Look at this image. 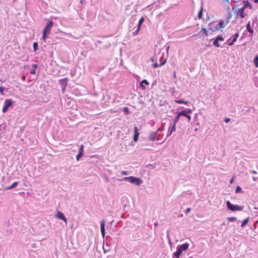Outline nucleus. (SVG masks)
Returning <instances> with one entry per match:
<instances>
[{"label":"nucleus","mask_w":258,"mask_h":258,"mask_svg":"<svg viewBox=\"0 0 258 258\" xmlns=\"http://www.w3.org/2000/svg\"><path fill=\"white\" fill-rule=\"evenodd\" d=\"M151 61H154V58H152L151 59Z\"/></svg>","instance_id":"obj_54"},{"label":"nucleus","mask_w":258,"mask_h":258,"mask_svg":"<svg viewBox=\"0 0 258 258\" xmlns=\"http://www.w3.org/2000/svg\"><path fill=\"white\" fill-rule=\"evenodd\" d=\"M181 115H179V112L177 113V115L175 117L174 119L173 120L174 124L176 125V124L178 122V121L179 120L180 116Z\"/></svg>","instance_id":"obj_24"},{"label":"nucleus","mask_w":258,"mask_h":258,"mask_svg":"<svg viewBox=\"0 0 258 258\" xmlns=\"http://www.w3.org/2000/svg\"><path fill=\"white\" fill-rule=\"evenodd\" d=\"M179 115L184 116L186 117L188 119L189 121L191 120V116L189 115V114H187L184 110H182L180 111Z\"/></svg>","instance_id":"obj_18"},{"label":"nucleus","mask_w":258,"mask_h":258,"mask_svg":"<svg viewBox=\"0 0 258 258\" xmlns=\"http://www.w3.org/2000/svg\"><path fill=\"white\" fill-rule=\"evenodd\" d=\"M257 26H258V23H257Z\"/></svg>","instance_id":"obj_57"},{"label":"nucleus","mask_w":258,"mask_h":258,"mask_svg":"<svg viewBox=\"0 0 258 258\" xmlns=\"http://www.w3.org/2000/svg\"><path fill=\"white\" fill-rule=\"evenodd\" d=\"M5 87H3V86H1L0 87V93L2 95H4V91L5 90Z\"/></svg>","instance_id":"obj_36"},{"label":"nucleus","mask_w":258,"mask_h":258,"mask_svg":"<svg viewBox=\"0 0 258 258\" xmlns=\"http://www.w3.org/2000/svg\"><path fill=\"white\" fill-rule=\"evenodd\" d=\"M32 67H33V69H35V70H36V69H37V68H38V64H36V63H34V64H32Z\"/></svg>","instance_id":"obj_40"},{"label":"nucleus","mask_w":258,"mask_h":258,"mask_svg":"<svg viewBox=\"0 0 258 258\" xmlns=\"http://www.w3.org/2000/svg\"><path fill=\"white\" fill-rule=\"evenodd\" d=\"M187 114H190L192 113V110L191 109H187L186 110H184Z\"/></svg>","instance_id":"obj_39"},{"label":"nucleus","mask_w":258,"mask_h":258,"mask_svg":"<svg viewBox=\"0 0 258 258\" xmlns=\"http://www.w3.org/2000/svg\"><path fill=\"white\" fill-rule=\"evenodd\" d=\"M0 81H1V82H2V83H3V82H4V81H3L2 80H0Z\"/></svg>","instance_id":"obj_56"},{"label":"nucleus","mask_w":258,"mask_h":258,"mask_svg":"<svg viewBox=\"0 0 258 258\" xmlns=\"http://www.w3.org/2000/svg\"><path fill=\"white\" fill-rule=\"evenodd\" d=\"M238 6H236L232 8V11L234 12L236 17H240L241 18H244L246 16V14L244 13L245 9L242 7L240 9H236Z\"/></svg>","instance_id":"obj_3"},{"label":"nucleus","mask_w":258,"mask_h":258,"mask_svg":"<svg viewBox=\"0 0 258 258\" xmlns=\"http://www.w3.org/2000/svg\"><path fill=\"white\" fill-rule=\"evenodd\" d=\"M213 41V45H214L215 46H216V47H220V44H219V41L216 39V37H215V38H213V39H211L210 40V41Z\"/></svg>","instance_id":"obj_23"},{"label":"nucleus","mask_w":258,"mask_h":258,"mask_svg":"<svg viewBox=\"0 0 258 258\" xmlns=\"http://www.w3.org/2000/svg\"><path fill=\"white\" fill-rule=\"evenodd\" d=\"M33 47L35 51H36L38 49V43L37 42H34L33 44Z\"/></svg>","instance_id":"obj_34"},{"label":"nucleus","mask_w":258,"mask_h":258,"mask_svg":"<svg viewBox=\"0 0 258 258\" xmlns=\"http://www.w3.org/2000/svg\"><path fill=\"white\" fill-rule=\"evenodd\" d=\"M173 76H174V77H176L175 72H174V73Z\"/></svg>","instance_id":"obj_53"},{"label":"nucleus","mask_w":258,"mask_h":258,"mask_svg":"<svg viewBox=\"0 0 258 258\" xmlns=\"http://www.w3.org/2000/svg\"><path fill=\"white\" fill-rule=\"evenodd\" d=\"M19 182L18 181H16V182H14L11 185L5 187L4 189L5 190H10L12 188H14L16 187L19 184Z\"/></svg>","instance_id":"obj_17"},{"label":"nucleus","mask_w":258,"mask_h":258,"mask_svg":"<svg viewBox=\"0 0 258 258\" xmlns=\"http://www.w3.org/2000/svg\"><path fill=\"white\" fill-rule=\"evenodd\" d=\"M246 30L247 31L250 33L251 34V36H252V35L253 34V29H252L251 28V26H250V21H249L247 24H246Z\"/></svg>","instance_id":"obj_19"},{"label":"nucleus","mask_w":258,"mask_h":258,"mask_svg":"<svg viewBox=\"0 0 258 258\" xmlns=\"http://www.w3.org/2000/svg\"><path fill=\"white\" fill-rule=\"evenodd\" d=\"M254 2H255V3H258V0H255V1H254Z\"/></svg>","instance_id":"obj_52"},{"label":"nucleus","mask_w":258,"mask_h":258,"mask_svg":"<svg viewBox=\"0 0 258 258\" xmlns=\"http://www.w3.org/2000/svg\"><path fill=\"white\" fill-rule=\"evenodd\" d=\"M157 132H152L149 136V140L151 141H154L156 140H157V141H158L159 139L157 138Z\"/></svg>","instance_id":"obj_10"},{"label":"nucleus","mask_w":258,"mask_h":258,"mask_svg":"<svg viewBox=\"0 0 258 258\" xmlns=\"http://www.w3.org/2000/svg\"><path fill=\"white\" fill-rule=\"evenodd\" d=\"M189 247V244L187 243H185L181 245L177 246L176 251L173 253L174 256L175 258H179L180 255L183 251L186 250Z\"/></svg>","instance_id":"obj_1"},{"label":"nucleus","mask_w":258,"mask_h":258,"mask_svg":"<svg viewBox=\"0 0 258 258\" xmlns=\"http://www.w3.org/2000/svg\"><path fill=\"white\" fill-rule=\"evenodd\" d=\"M30 74L32 75H35L36 74V70L32 69L30 72Z\"/></svg>","instance_id":"obj_44"},{"label":"nucleus","mask_w":258,"mask_h":258,"mask_svg":"<svg viewBox=\"0 0 258 258\" xmlns=\"http://www.w3.org/2000/svg\"><path fill=\"white\" fill-rule=\"evenodd\" d=\"M249 218L248 217V218L245 219L244 220H243L241 223V226L242 227H245V226L247 224V223L249 221Z\"/></svg>","instance_id":"obj_27"},{"label":"nucleus","mask_w":258,"mask_h":258,"mask_svg":"<svg viewBox=\"0 0 258 258\" xmlns=\"http://www.w3.org/2000/svg\"><path fill=\"white\" fill-rule=\"evenodd\" d=\"M190 211H191V209L190 208H188L186 209L185 213L186 214H187V213L190 212Z\"/></svg>","instance_id":"obj_43"},{"label":"nucleus","mask_w":258,"mask_h":258,"mask_svg":"<svg viewBox=\"0 0 258 258\" xmlns=\"http://www.w3.org/2000/svg\"><path fill=\"white\" fill-rule=\"evenodd\" d=\"M241 192H242V188L239 186H237L236 187L235 192L236 194H238V193H240Z\"/></svg>","instance_id":"obj_28"},{"label":"nucleus","mask_w":258,"mask_h":258,"mask_svg":"<svg viewBox=\"0 0 258 258\" xmlns=\"http://www.w3.org/2000/svg\"><path fill=\"white\" fill-rule=\"evenodd\" d=\"M13 103V101L11 99H7L5 101L4 105L3 108V112L6 113Z\"/></svg>","instance_id":"obj_6"},{"label":"nucleus","mask_w":258,"mask_h":258,"mask_svg":"<svg viewBox=\"0 0 258 258\" xmlns=\"http://www.w3.org/2000/svg\"><path fill=\"white\" fill-rule=\"evenodd\" d=\"M232 14L231 13H229L228 16H227V20L226 22V24H227L229 23V20L231 18Z\"/></svg>","instance_id":"obj_38"},{"label":"nucleus","mask_w":258,"mask_h":258,"mask_svg":"<svg viewBox=\"0 0 258 258\" xmlns=\"http://www.w3.org/2000/svg\"><path fill=\"white\" fill-rule=\"evenodd\" d=\"M233 179H234V178H232L231 179V180H230V183L231 184L233 183Z\"/></svg>","instance_id":"obj_48"},{"label":"nucleus","mask_w":258,"mask_h":258,"mask_svg":"<svg viewBox=\"0 0 258 258\" xmlns=\"http://www.w3.org/2000/svg\"><path fill=\"white\" fill-rule=\"evenodd\" d=\"M84 152V146L81 145L79 149V153H83Z\"/></svg>","instance_id":"obj_37"},{"label":"nucleus","mask_w":258,"mask_h":258,"mask_svg":"<svg viewBox=\"0 0 258 258\" xmlns=\"http://www.w3.org/2000/svg\"><path fill=\"white\" fill-rule=\"evenodd\" d=\"M83 155V153H78V155L76 156V159L77 161H79L81 157H82Z\"/></svg>","instance_id":"obj_35"},{"label":"nucleus","mask_w":258,"mask_h":258,"mask_svg":"<svg viewBox=\"0 0 258 258\" xmlns=\"http://www.w3.org/2000/svg\"><path fill=\"white\" fill-rule=\"evenodd\" d=\"M163 123L162 124L161 127L160 128H158L156 132H157V133L159 132H162L163 131Z\"/></svg>","instance_id":"obj_41"},{"label":"nucleus","mask_w":258,"mask_h":258,"mask_svg":"<svg viewBox=\"0 0 258 258\" xmlns=\"http://www.w3.org/2000/svg\"><path fill=\"white\" fill-rule=\"evenodd\" d=\"M209 26H210V27L209 28V30H211L212 32H215V31H216L219 30V28L218 27V25H217V24L215 25H214L213 24H210L209 25Z\"/></svg>","instance_id":"obj_16"},{"label":"nucleus","mask_w":258,"mask_h":258,"mask_svg":"<svg viewBox=\"0 0 258 258\" xmlns=\"http://www.w3.org/2000/svg\"><path fill=\"white\" fill-rule=\"evenodd\" d=\"M121 173H122V175H127L128 172L126 171H122L121 172Z\"/></svg>","instance_id":"obj_45"},{"label":"nucleus","mask_w":258,"mask_h":258,"mask_svg":"<svg viewBox=\"0 0 258 258\" xmlns=\"http://www.w3.org/2000/svg\"><path fill=\"white\" fill-rule=\"evenodd\" d=\"M223 2H227L228 4L229 3V0H222Z\"/></svg>","instance_id":"obj_47"},{"label":"nucleus","mask_w":258,"mask_h":258,"mask_svg":"<svg viewBox=\"0 0 258 258\" xmlns=\"http://www.w3.org/2000/svg\"><path fill=\"white\" fill-rule=\"evenodd\" d=\"M203 2L202 3V6L201 7V9L199 12L198 17L199 19H201L203 16Z\"/></svg>","instance_id":"obj_25"},{"label":"nucleus","mask_w":258,"mask_h":258,"mask_svg":"<svg viewBox=\"0 0 258 258\" xmlns=\"http://www.w3.org/2000/svg\"><path fill=\"white\" fill-rule=\"evenodd\" d=\"M144 20H145V19L143 17H142L140 19L139 23H138L137 29L135 32H133L134 35H136L138 34L139 32L140 31L141 26L142 25L143 23L144 22Z\"/></svg>","instance_id":"obj_9"},{"label":"nucleus","mask_w":258,"mask_h":258,"mask_svg":"<svg viewBox=\"0 0 258 258\" xmlns=\"http://www.w3.org/2000/svg\"><path fill=\"white\" fill-rule=\"evenodd\" d=\"M201 32H202L205 35H206V36H208V33L207 30H206V28H202Z\"/></svg>","instance_id":"obj_29"},{"label":"nucleus","mask_w":258,"mask_h":258,"mask_svg":"<svg viewBox=\"0 0 258 258\" xmlns=\"http://www.w3.org/2000/svg\"><path fill=\"white\" fill-rule=\"evenodd\" d=\"M226 206L228 209L231 211H241L243 209V207L233 205L229 201L226 202Z\"/></svg>","instance_id":"obj_5"},{"label":"nucleus","mask_w":258,"mask_h":258,"mask_svg":"<svg viewBox=\"0 0 258 258\" xmlns=\"http://www.w3.org/2000/svg\"><path fill=\"white\" fill-rule=\"evenodd\" d=\"M144 84H145L146 85H149V83L146 80H143L140 83V87L143 90H146V87Z\"/></svg>","instance_id":"obj_22"},{"label":"nucleus","mask_w":258,"mask_h":258,"mask_svg":"<svg viewBox=\"0 0 258 258\" xmlns=\"http://www.w3.org/2000/svg\"><path fill=\"white\" fill-rule=\"evenodd\" d=\"M123 180L125 181H128L132 183H134L137 185H140L143 182V181L141 178L132 176L124 177L123 178Z\"/></svg>","instance_id":"obj_4"},{"label":"nucleus","mask_w":258,"mask_h":258,"mask_svg":"<svg viewBox=\"0 0 258 258\" xmlns=\"http://www.w3.org/2000/svg\"><path fill=\"white\" fill-rule=\"evenodd\" d=\"M254 62L256 67H258V56H256L254 58Z\"/></svg>","instance_id":"obj_33"},{"label":"nucleus","mask_w":258,"mask_h":258,"mask_svg":"<svg viewBox=\"0 0 258 258\" xmlns=\"http://www.w3.org/2000/svg\"><path fill=\"white\" fill-rule=\"evenodd\" d=\"M157 225H158V223H154V226H155V227H157Z\"/></svg>","instance_id":"obj_51"},{"label":"nucleus","mask_w":258,"mask_h":258,"mask_svg":"<svg viewBox=\"0 0 258 258\" xmlns=\"http://www.w3.org/2000/svg\"><path fill=\"white\" fill-rule=\"evenodd\" d=\"M69 79L67 78L59 80V84L61 86L62 93H63L67 86Z\"/></svg>","instance_id":"obj_7"},{"label":"nucleus","mask_w":258,"mask_h":258,"mask_svg":"<svg viewBox=\"0 0 258 258\" xmlns=\"http://www.w3.org/2000/svg\"><path fill=\"white\" fill-rule=\"evenodd\" d=\"M123 111L125 115H127V114H129V113H130L129 110H128V108L127 107H125L123 108Z\"/></svg>","instance_id":"obj_30"},{"label":"nucleus","mask_w":258,"mask_h":258,"mask_svg":"<svg viewBox=\"0 0 258 258\" xmlns=\"http://www.w3.org/2000/svg\"><path fill=\"white\" fill-rule=\"evenodd\" d=\"M217 25L220 29V28H224L226 24H224V21H220L219 23L217 24Z\"/></svg>","instance_id":"obj_26"},{"label":"nucleus","mask_w":258,"mask_h":258,"mask_svg":"<svg viewBox=\"0 0 258 258\" xmlns=\"http://www.w3.org/2000/svg\"><path fill=\"white\" fill-rule=\"evenodd\" d=\"M53 24L54 23L52 20L49 21L44 28L43 30L42 38L44 40H46L47 38V35L50 33L51 29L53 26Z\"/></svg>","instance_id":"obj_2"},{"label":"nucleus","mask_w":258,"mask_h":258,"mask_svg":"<svg viewBox=\"0 0 258 258\" xmlns=\"http://www.w3.org/2000/svg\"><path fill=\"white\" fill-rule=\"evenodd\" d=\"M252 179H253V181H256V178L254 177H252Z\"/></svg>","instance_id":"obj_50"},{"label":"nucleus","mask_w":258,"mask_h":258,"mask_svg":"<svg viewBox=\"0 0 258 258\" xmlns=\"http://www.w3.org/2000/svg\"><path fill=\"white\" fill-rule=\"evenodd\" d=\"M175 102L178 104H186L187 105H189V104H190V102L187 101H185L183 99H178V100H176L175 101Z\"/></svg>","instance_id":"obj_21"},{"label":"nucleus","mask_w":258,"mask_h":258,"mask_svg":"<svg viewBox=\"0 0 258 258\" xmlns=\"http://www.w3.org/2000/svg\"><path fill=\"white\" fill-rule=\"evenodd\" d=\"M55 217L58 219L62 220L66 223H67V219L66 218V217L64 216V214L62 212H61L60 211H57V213L55 215Z\"/></svg>","instance_id":"obj_11"},{"label":"nucleus","mask_w":258,"mask_h":258,"mask_svg":"<svg viewBox=\"0 0 258 258\" xmlns=\"http://www.w3.org/2000/svg\"><path fill=\"white\" fill-rule=\"evenodd\" d=\"M230 121V119L229 118H225V121L226 123H228Z\"/></svg>","instance_id":"obj_46"},{"label":"nucleus","mask_w":258,"mask_h":258,"mask_svg":"<svg viewBox=\"0 0 258 258\" xmlns=\"http://www.w3.org/2000/svg\"><path fill=\"white\" fill-rule=\"evenodd\" d=\"M166 60H167L166 58H164V53H162V55L161 56H160V57H159V61L160 62L159 66H161L164 65L166 63Z\"/></svg>","instance_id":"obj_14"},{"label":"nucleus","mask_w":258,"mask_h":258,"mask_svg":"<svg viewBox=\"0 0 258 258\" xmlns=\"http://www.w3.org/2000/svg\"><path fill=\"white\" fill-rule=\"evenodd\" d=\"M25 77H22V79H23L24 80H25Z\"/></svg>","instance_id":"obj_55"},{"label":"nucleus","mask_w":258,"mask_h":258,"mask_svg":"<svg viewBox=\"0 0 258 258\" xmlns=\"http://www.w3.org/2000/svg\"><path fill=\"white\" fill-rule=\"evenodd\" d=\"M227 220L230 222H234L236 220V218L234 217H228Z\"/></svg>","instance_id":"obj_31"},{"label":"nucleus","mask_w":258,"mask_h":258,"mask_svg":"<svg viewBox=\"0 0 258 258\" xmlns=\"http://www.w3.org/2000/svg\"><path fill=\"white\" fill-rule=\"evenodd\" d=\"M105 221L103 220H101L100 222V226H101V233L103 237H104L105 235Z\"/></svg>","instance_id":"obj_12"},{"label":"nucleus","mask_w":258,"mask_h":258,"mask_svg":"<svg viewBox=\"0 0 258 258\" xmlns=\"http://www.w3.org/2000/svg\"><path fill=\"white\" fill-rule=\"evenodd\" d=\"M252 173H253V174H256V172L254 170H252L251 172Z\"/></svg>","instance_id":"obj_49"},{"label":"nucleus","mask_w":258,"mask_h":258,"mask_svg":"<svg viewBox=\"0 0 258 258\" xmlns=\"http://www.w3.org/2000/svg\"><path fill=\"white\" fill-rule=\"evenodd\" d=\"M243 3L244 5L242 7L245 9H246L247 8H249L250 9H251L252 8L251 4L248 1H244L243 0Z\"/></svg>","instance_id":"obj_20"},{"label":"nucleus","mask_w":258,"mask_h":258,"mask_svg":"<svg viewBox=\"0 0 258 258\" xmlns=\"http://www.w3.org/2000/svg\"><path fill=\"white\" fill-rule=\"evenodd\" d=\"M233 38L232 39V41H230V40L231 38L229 39L226 43H227V44L229 46H232L233 45L234 43L237 40V38L239 37V34L238 33H235L233 36Z\"/></svg>","instance_id":"obj_8"},{"label":"nucleus","mask_w":258,"mask_h":258,"mask_svg":"<svg viewBox=\"0 0 258 258\" xmlns=\"http://www.w3.org/2000/svg\"><path fill=\"white\" fill-rule=\"evenodd\" d=\"M139 136V132H138V129L136 126H135V132L134 136V140L135 142H137L138 140Z\"/></svg>","instance_id":"obj_15"},{"label":"nucleus","mask_w":258,"mask_h":258,"mask_svg":"<svg viewBox=\"0 0 258 258\" xmlns=\"http://www.w3.org/2000/svg\"><path fill=\"white\" fill-rule=\"evenodd\" d=\"M216 38L219 41H223L224 40V38L221 35H218Z\"/></svg>","instance_id":"obj_32"},{"label":"nucleus","mask_w":258,"mask_h":258,"mask_svg":"<svg viewBox=\"0 0 258 258\" xmlns=\"http://www.w3.org/2000/svg\"><path fill=\"white\" fill-rule=\"evenodd\" d=\"M159 66H159V64L158 62H155V63L153 64V67H154V68H157V67H158Z\"/></svg>","instance_id":"obj_42"},{"label":"nucleus","mask_w":258,"mask_h":258,"mask_svg":"<svg viewBox=\"0 0 258 258\" xmlns=\"http://www.w3.org/2000/svg\"><path fill=\"white\" fill-rule=\"evenodd\" d=\"M176 130V125L173 124H170V126H169V128H168V133H167V136H170L171 135V134H172V133L174 132Z\"/></svg>","instance_id":"obj_13"}]
</instances>
